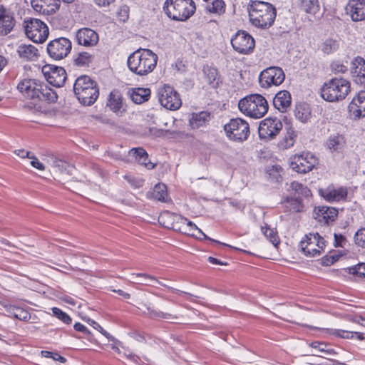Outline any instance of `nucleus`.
<instances>
[{"label":"nucleus","instance_id":"obj_1","mask_svg":"<svg viewBox=\"0 0 365 365\" xmlns=\"http://www.w3.org/2000/svg\"><path fill=\"white\" fill-rule=\"evenodd\" d=\"M158 57L148 48H138L128 58L127 64L130 71L140 76H147L156 67Z\"/></svg>","mask_w":365,"mask_h":365},{"label":"nucleus","instance_id":"obj_2","mask_svg":"<svg viewBox=\"0 0 365 365\" xmlns=\"http://www.w3.org/2000/svg\"><path fill=\"white\" fill-rule=\"evenodd\" d=\"M249 17L252 25L260 29H268L274 22L277 11L270 3L253 1L248 6Z\"/></svg>","mask_w":365,"mask_h":365},{"label":"nucleus","instance_id":"obj_3","mask_svg":"<svg viewBox=\"0 0 365 365\" xmlns=\"http://www.w3.org/2000/svg\"><path fill=\"white\" fill-rule=\"evenodd\" d=\"M73 91L83 106L93 105L99 96L97 83L88 76H81L75 81Z\"/></svg>","mask_w":365,"mask_h":365},{"label":"nucleus","instance_id":"obj_4","mask_svg":"<svg viewBox=\"0 0 365 365\" xmlns=\"http://www.w3.org/2000/svg\"><path fill=\"white\" fill-rule=\"evenodd\" d=\"M351 91L350 82L344 78H333L324 83L321 96L329 102H339L346 98Z\"/></svg>","mask_w":365,"mask_h":365},{"label":"nucleus","instance_id":"obj_5","mask_svg":"<svg viewBox=\"0 0 365 365\" xmlns=\"http://www.w3.org/2000/svg\"><path fill=\"white\" fill-rule=\"evenodd\" d=\"M238 108L244 115L252 118H262L268 111L269 106L264 97L251 94L240 100Z\"/></svg>","mask_w":365,"mask_h":365},{"label":"nucleus","instance_id":"obj_6","mask_svg":"<svg viewBox=\"0 0 365 365\" xmlns=\"http://www.w3.org/2000/svg\"><path fill=\"white\" fill-rule=\"evenodd\" d=\"M163 11L170 19L185 21L193 14L195 5L192 0H166Z\"/></svg>","mask_w":365,"mask_h":365},{"label":"nucleus","instance_id":"obj_7","mask_svg":"<svg viewBox=\"0 0 365 365\" xmlns=\"http://www.w3.org/2000/svg\"><path fill=\"white\" fill-rule=\"evenodd\" d=\"M223 129L230 140L237 143L247 140L250 133L249 123L241 118L230 119L224 125Z\"/></svg>","mask_w":365,"mask_h":365},{"label":"nucleus","instance_id":"obj_8","mask_svg":"<svg viewBox=\"0 0 365 365\" xmlns=\"http://www.w3.org/2000/svg\"><path fill=\"white\" fill-rule=\"evenodd\" d=\"M23 26L26 36L34 43H41L48 36V27L40 19L34 18L25 19Z\"/></svg>","mask_w":365,"mask_h":365},{"label":"nucleus","instance_id":"obj_9","mask_svg":"<svg viewBox=\"0 0 365 365\" xmlns=\"http://www.w3.org/2000/svg\"><path fill=\"white\" fill-rule=\"evenodd\" d=\"M325 246L326 241L317 232L306 235L299 244L302 252L309 257L320 256Z\"/></svg>","mask_w":365,"mask_h":365},{"label":"nucleus","instance_id":"obj_10","mask_svg":"<svg viewBox=\"0 0 365 365\" xmlns=\"http://www.w3.org/2000/svg\"><path fill=\"white\" fill-rule=\"evenodd\" d=\"M317 162V158L309 152L292 155L289 159L290 168L294 171L301 174L312 170Z\"/></svg>","mask_w":365,"mask_h":365},{"label":"nucleus","instance_id":"obj_11","mask_svg":"<svg viewBox=\"0 0 365 365\" xmlns=\"http://www.w3.org/2000/svg\"><path fill=\"white\" fill-rule=\"evenodd\" d=\"M158 99L162 106L170 110L179 109L182 101L179 93L170 86L164 85L158 89Z\"/></svg>","mask_w":365,"mask_h":365},{"label":"nucleus","instance_id":"obj_12","mask_svg":"<svg viewBox=\"0 0 365 365\" xmlns=\"http://www.w3.org/2000/svg\"><path fill=\"white\" fill-rule=\"evenodd\" d=\"M72 48L71 41L65 37H60L51 41L47 45L49 56L56 61L66 58Z\"/></svg>","mask_w":365,"mask_h":365},{"label":"nucleus","instance_id":"obj_13","mask_svg":"<svg viewBox=\"0 0 365 365\" xmlns=\"http://www.w3.org/2000/svg\"><path fill=\"white\" fill-rule=\"evenodd\" d=\"M284 78V73L280 67L270 66L260 73L259 81L262 88H268L272 86L282 84Z\"/></svg>","mask_w":365,"mask_h":365},{"label":"nucleus","instance_id":"obj_14","mask_svg":"<svg viewBox=\"0 0 365 365\" xmlns=\"http://www.w3.org/2000/svg\"><path fill=\"white\" fill-rule=\"evenodd\" d=\"M231 44L237 53L249 54L252 52L255 41L253 37L245 31H239L231 38Z\"/></svg>","mask_w":365,"mask_h":365},{"label":"nucleus","instance_id":"obj_15","mask_svg":"<svg viewBox=\"0 0 365 365\" xmlns=\"http://www.w3.org/2000/svg\"><path fill=\"white\" fill-rule=\"evenodd\" d=\"M282 129V123L277 118H267L259 126V136L261 139H273Z\"/></svg>","mask_w":365,"mask_h":365},{"label":"nucleus","instance_id":"obj_16","mask_svg":"<svg viewBox=\"0 0 365 365\" xmlns=\"http://www.w3.org/2000/svg\"><path fill=\"white\" fill-rule=\"evenodd\" d=\"M42 71L48 83L55 87H61L66 80V72L63 67L48 65Z\"/></svg>","mask_w":365,"mask_h":365},{"label":"nucleus","instance_id":"obj_17","mask_svg":"<svg viewBox=\"0 0 365 365\" xmlns=\"http://www.w3.org/2000/svg\"><path fill=\"white\" fill-rule=\"evenodd\" d=\"M319 194L325 200L332 202L344 200L347 196V190L344 187H335L329 185L325 188H319Z\"/></svg>","mask_w":365,"mask_h":365},{"label":"nucleus","instance_id":"obj_18","mask_svg":"<svg viewBox=\"0 0 365 365\" xmlns=\"http://www.w3.org/2000/svg\"><path fill=\"white\" fill-rule=\"evenodd\" d=\"M76 38L79 45L86 47L96 46L99 40L98 34L89 28H82L77 31Z\"/></svg>","mask_w":365,"mask_h":365},{"label":"nucleus","instance_id":"obj_19","mask_svg":"<svg viewBox=\"0 0 365 365\" xmlns=\"http://www.w3.org/2000/svg\"><path fill=\"white\" fill-rule=\"evenodd\" d=\"M17 89L27 98L35 99L41 89V83L36 79L26 78L18 83Z\"/></svg>","mask_w":365,"mask_h":365},{"label":"nucleus","instance_id":"obj_20","mask_svg":"<svg viewBox=\"0 0 365 365\" xmlns=\"http://www.w3.org/2000/svg\"><path fill=\"white\" fill-rule=\"evenodd\" d=\"M346 11L354 21L365 20V0H349Z\"/></svg>","mask_w":365,"mask_h":365},{"label":"nucleus","instance_id":"obj_21","mask_svg":"<svg viewBox=\"0 0 365 365\" xmlns=\"http://www.w3.org/2000/svg\"><path fill=\"white\" fill-rule=\"evenodd\" d=\"M349 112L351 117L360 118L365 116V91H360L349 103Z\"/></svg>","mask_w":365,"mask_h":365},{"label":"nucleus","instance_id":"obj_22","mask_svg":"<svg viewBox=\"0 0 365 365\" xmlns=\"http://www.w3.org/2000/svg\"><path fill=\"white\" fill-rule=\"evenodd\" d=\"M338 211L336 208L322 206L314 209V217L320 223L329 225L335 220Z\"/></svg>","mask_w":365,"mask_h":365},{"label":"nucleus","instance_id":"obj_23","mask_svg":"<svg viewBox=\"0 0 365 365\" xmlns=\"http://www.w3.org/2000/svg\"><path fill=\"white\" fill-rule=\"evenodd\" d=\"M351 73L354 82L365 86V61L357 56L351 62Z\"/></svg>","mask_w":365,"mask_h":365},{"label":"nucleus","instance_id":"obj_24","mask_svg":"<svg viewBox=\"0 0 365 365\" xmlns=\"http://www.w3.org/2000/svg\"><path fill=\"white\" fill-rule=\"evenodd\" d=\"M15 23L13 14L0 5V35L5 36L9 34L15 26Z\"/></svg>","mask_w":365,"mask_h":365},{"label":"nucleus","instance_id":"obj_25","mask_svg":"<svg viewBox=\"0 0 365 365\" xmlns=\"http://www.w3.org/2000/svg\"><path fill=\"white\" fill-rule=\"evenodd\" d=\"M58 0H31V6L37 12L49 14L58 9Z\"/></svg>","mask_w":365,"mask_h":365},{"label":"nucleus","instance_id":"obj_26","mask_svg":"<svg viewBox=\"0 0 365 365\" xmlns=\"http://www.w3.org/2000/svg\"><path fill=\"white\" fill-rule=\"evenodd\" d=\"M291 95L287 91L278 92L274 99L273 105L280 112H285L291 105Z\"/></svg>","mask_w":365,"mask_h":365},{"label":"nucleus","instance_id":"obj_27","mask_svg":"<svg viewBox=\"0 0 365 365\" xmlns=\"http://www.w3.org/2000/svg\"><path fill=\"white\" fill-rule=\"evenodd\" d=\"M282 205L284 211L290 213L300 212L304 208L302 199L299 197H287L282 202Z\"/></svg>","mask_w":365,"mask_h":365},{"label":"nucleus","instance_id":"obj_28","mask_svg":"<svg viewBox=\"0 0 365 365\" xmlns=\"http://www.w3.org/2000/svg\"><path fill=\"white\" fill-rule=\"evenodd\" d=\"M210 120V115L207 112L202 111L192 114L189 120L190 125L192 129H200L206 126Z\"/></svg>","mask_w":365,"mask_h":365},{"label":"nucleus","instance_id":"obj_29","mask_svg":"<svg viewBox=\"0 0 365 365\" xmlns=\"http://www.w3.org/2000/svg\"><path fill=\"white\" fill-rule=\"evenodd\" d=\"M297 131L292 126L286 128V133L278 143V147L282 150H287L292 147L296 141Z\"/></svg>","mask_w":365,"mask_h":365},{"label":"nucleus","instance_id":"obj_30","mask_svg":"<svg viewBox=\"0 0 365 365\" xmlns=\"http://www.w3.org/2000/svg\"><path fill=\"white\" fill-rule=\"evenodd\" d=\"M107 106L114 113L120 112L123 108V97L118 90H113L110 93Z\"/></svg>","mask_w":365,"mask_h":365},{"label":"nucleus","instance_id":"obj_31","mask_svg":"<svg viewBox=\"0 0 365 365\" xmlns=\"http://www.w3.org/2000/svg\"><path fill=\"white\" fill-rule=\"evenodd\" d=\"M202 6L209 13L220 15L225 11V4L223 0H202Z\"/></svg>","mask_w":365,"mask_h":365},{"label":"nucleus","instance_id":"obj_32","mask_svg":"<svg viewBox=\"0 0 365 365\" xmlns=\"http://www.w3.org/2000/svg\"><path fill=\"white\" fill-rule=\"evenodd\" d=\"M294 115L298 120L303 123L309 122L312 118L310 106L307 103L297 105L294 109Z\"/></svg>","mask_w":365,"mask_h":365},{"label":"nucleus","instance_id":"obj_33","mask_svg":"<svg viewBox=\"0 0 365 365\" xmlns=\"http://www.w3.org/2000/svg\"><path fill=\"white\" fill-rule=\"evenodd\" d=\"M150 96V90L145 88H133L130 93L131 100L136 104H140L148 101Z\"/></svg>","mask_w":365,"mask_h":365},{"label":"nucleus","instance_id":"obj_34","mask_svg":"<svg viewBox=\"0 0 365 365\" xmlns=\"http://www.w3.org/2000/svg\"><path fill=\"white\" fill-rule=\"evenodd\" d=\"M17 52L21 58H24L26 60H34L38 56V49L31 44L19 45Z\"/></svg>","mask_w":365,"mask_h":365},{"label":"nucleus","instance_id":"obj_35","mask_svg":"<svg viewBox=\"0 0 365 365\" xmlns=\"http://www.w3.org/2000/svg\"><path fill=\"white\" fill-rule=\"evenodd\" d=\"M130 152L136 158L140 164L144 165L149 169H153L155 168V165L148 161V155L143 148H133Z\"/></svg>","mask_w":365,"mask_h":365},{"label":"nucleus","instance_id":"obj_36","mask_svg":"<svg viewBox=\"0 0 365 365\" xmlns=\"http://www.w3.org/2000/svg\"><path fill=\"white\" fill-rule=\"evenodd\" d=\"M35 99L53 103L57 101L58 95L55 91L41 83V89H39Z\"/></svg>","mask_w":365,"mask_h":365},{"label":"nucleus","instance_id":"obj_37","mask_svg":"<svg viewBox=\"0 0 365 365\" xmlns=\"http://www.w3.org/2000/svg\"><path fill=\"white\" fill-rule=\"evenodd\" d=\"M346 140L342 135L336 134L329 136L327 145L331 151H339L344 147Z\"/></svg>","mask_w":365,"mask_h":365},{"label":"nucleus","instance_id":"obj_38","mask_svg":"<svg viewBox=\"0 0 365 365\" xmlns=\"http://www.w3.org/2000/svg\"><path fill=\"white\" fill-rule=\"evenodd\" d=\"M282 168L279 165H274L267 167L266 174L267 178L271 182H279L282 179Z\"/></svg>","mask_w":365,"mask_h":365},{"label":"nucleus","instance_id":"obj_39","mask_svg":"<svg viewBox=\"0 0 365 365\" xmlns=\"http://www.w3.org/2000/svg\"><path fill=\"white\" fill-rule=\"evenodd\" d=\"M146 309L148 310V313H144V314L152 319H174L177 318L176 317L173 316L170 313H166L160 310H156L148 306H146Z\"/></svg>","mask_w":365,"mask_h":365},{"label":"nucleus","instance_id":"obj_40","mask_svg":"<svg viewBox=\"0 0 365 365\" xmlns=\"http://www.w3.org/2000/svg\"><path fill=\"white\" fill-rule=\"evenodd\" d=\"M300 8L306 13L315 14L319 11V1L318 0H302Z\"/></svg>","mask_w":365,"mask_h":365},{"label":"nucleus","instance_id":"obj_41","mask_svg":"<svg viewBox=\"0 0 365 365\" xmlns=\"http://www.w3.org/2000/svg\"><path fill=\"white\" fill-rule=\"evenodd\" d=\"M289 189L294 191L295 194L301 195L305 197H308L312 195L310 190L307 186L297 181H293L290 183Z\"/></svg>","mask_w":365,"mask_h":365},{"label":"nucleus","instance_id":"obj_42","mask_svg":"<svg viewBox=\"0 0 365 365\" xmlns=\"http://www.w3.org/2000/svg\"><path fill=\"white\" fill-rule=\"evenodd\" d=\"M153 196L158 201L165 202L168 197L165 185L161 183L157 184L153 188Z\"/></svg>","mask_w":365,"mask_h":365},{"label":"nucleus","instance_id":"obj_43","mask_svg":"<svg viewBox=\"0 0 365 365\" xmlns=\"http://www.w3.org/2000/svg\"><path fill=\"white\" fill-rule=\"evenodd\" d=\"M190 230L197 231V232L202 237V238L199 237V238H200V239L208 240H210L211 242H215L217 244L222 245L224 246H227V247H230L232 249H234V250H239V251L243 252L245 253L251 254L250 252H248V251H246V250H242V249H240V248H237V247L225 244V243L220 242H219L217 240H215L214 239H212V238L209 237L200 229H199L195 224V226H192L191 227H190Z\"/></svg>","mask_w":365,"mask_h":365},{"label":"nucleus","instance_id":"obj_44","mask_svg":"<svg viewBox=\"0 0 365 365\" xmlns=\"http://www.w3.org/2000/svg\"><path fill=\"white\" fill-rule=\"evenodd\" d=\"M262 234L275 246L279 243V238L273 229L268 227L267 225L261 227Z\"/></svg>","mask_w":365,"mask_h":365},{"label":"nucleus","instance_id":"obj_45","mask_svg":"<svg viewBox=\"0 0 365 365\" xmlns=\"http://www.w3.org/2000/svg\"><path fill=\"white\" fill-rule=\"evenodd\" d=\"M325 330L327 333L330 335H334L342 339H353L354 338V332L343 329H322Z\"/></svg>","mask_w":365,"mask_h":365},{"label":"nucleus","instance_id":"obj_46","mask_svg":"<svg viewBox=\"0 0 365 365\" xmlns=\"http://www.w3.org/2000/svg\"><path fill=\"white\" fill-rule=\"evenodd\" d=\"M349 274L365 278V263H359L345 269Z\"/></svg>","mask_w":365,"mask_h":365},{"label":"nucleus","instance_id":"obj_47","mask_svg":"<svg viewBox=\"0 0 365 365\" xmlns=\"http://www.w3.org/2000/svg\"><path fill=\"white\" fill-rule=\"evenodd\" d=\"M339 47V43L333 39L326 40L322 45V50L324 53L329 54L335 51Z\"/></svg>","mask_w":365,"mask_h":365},{"label":"nucleus","instance_id":"obj_48","mask_svg":"<svg viewBox=\"0 0 365 365\" xmlns=\"http://www.w3.org/2000/svg\"><path fill=\"white\" fill-rule=\"evenodd\" d=\"M207 82L213 86L218 84V73L215 68H209L205 71Z\"/></svg>","mask_w":365,"mask_h":365},{"label":"nucleus","instance_id":"obj_49","mask_svg":"<svg viewBox=\"0 0 365 365\" xmlns=\"http://www.w3.org/2000/svg\"><path fill=\"white\" fill-rule=\"evenodd\" d=\"M53 316L56 318L62 321L63 323L66 324H70L72 322L71 318L64 312H63L61 309L58 307H53L51 309Z\"/></svg>","mask_w":365,"mask_h":365},{"label":"nucleus","instance_id":"obj_50","mask_svg":"<svg viewBox=\"0 0 365 365\" xmlns=\"http://www.w3.org/2000/svg\"><path fill=\"white\" fill-rule=\"evenodd\" d=\"M311 346L329 355H336V352L334 349L327 348V345L317 341L312 343Z\"/></svg>","mask_w":365,"mask_h":365},{"label":"nucleus","instance_id":"obj_51","mask_svg":"<svg viewBox=\"0 0 365 365\" xmlns=\"http://www.w3.org/2000/svg\"><path fill=\"white\" fill-rule=\"evenodd\" d=\"M91 56L86 52L80 53L75 59V63L78 66L88 65L91 61Z\"/></svg>","mask_w":365,"mask_h":365},{"label":"nucleus","instance_id":"obj_52","mask_svg":"<svg viewBox=\"0 0 365 365\" xmlns=\"http://www.w3.org/2000/svg\"><path fill=\"white\" fill-rule=\"evenodd\" d=\"M354 240L356 245L365 247V227L359 229L355 234Z\"/></svg>","mask_w":365,"mask_h":365},{"label":"nucleus","instance_id":"obj_53","mask_svg":"<svg viewBox=\"0 0 365 365\" xmlns=\"http://www.w3.org/2000/svg\"><path fill=\"white\" fill-rule=\"evenodd\" d=\"M87 322L89 325L93 327L95 329L98 330L99 332H101L103 336L107 337L108 339H112V336L108 333L98 323L95 322L94 320L91 319H88L87 320Z\"/></svg>","mask_w":365,"mask_h":365},{"label":"nucleus","instance_id":"obj_54","mask_svg":"<svg viewBox=\"0 0 365 365\" xmlns=\"http://www.w3.org/2000/svg\"><path fill=\"white\" fill-rule=\"evenodd\" d=\"M331 71L336 74V73H344L348 71L347 66L339 61L333 62L331 64Z\"/></svg>","mask_w":365,"mask_h":365},{"label":"nucleus","instance_id":"obj_55","mask_svg":"<svg viewBox=\"0 0 365 365\" xmlns=\"http://www.w3.org/2000/svg\"><path fill=\"white\" fill-rule=\"evenodd\" d=\"M30 159L31 160V163H30L31 166H33L34 168H35L39 170H45V167L43 165V163H41L36 156H34V155H31Z\"/></svg>","mask_w":365,"mask_h":365},{"label":"nucleus","instance_id":"obj_56","mask_svg":"<svg viewBox=\"0 0 365 365\" xmlns=\"http://www.w3.org/2000/svg\"><path fill=\"white\" fill-rule=\"evenodd\" d=\"M73 327L75 330L87 334L88 336V339H90V335L91 334V333L86 326L79 322H77L74 324Z\"/></svg>","mask_w":365,"mask_h":365},{"label":"nucleus","instance_id":"obj_57","mask_svg":"<svg viewBox=\"0 0 365 365\" xmlns=\"http://www.w3.org/2000/svg\"><path fill=\"white\" fill-rule=\"evenodd\" d=\"M133 276H136L138 277H143L145 279H150L151 281L157 282L159 284L166 287L165 284H163L161 282H159L155 277L145 274V273H137V274H133Z\"/></svg>","mask_w":365,"mask_h":365},{"label":"nucleus","instance_id":"obj_58","mask_svg":"<svg viewBox=\"0 0 365 365\" xmlns=\"http://www.w3.org/2000/svg\"><path fill=\"white\" fill-rule=\"evenodd\" d=\"M14 153L18 155L19 156L20 158H30L31 155V152L29 151H27V150H25L24 149H19V150H16L14 151Z\"/></svg>","mask_w":365,"mask_h":365},{"label":"nucleus","instance_id":"obj_59","mask_svg":"<svg viewBox=\"0 0 365 365\" xmlns=\"http://www.w3.org/2000/svg\"><path fill=\"white\" fill-rule=\"evenodd\" d=\"M17 312H19V314L15 313V317L16 318H18L21 320H27L30 318L28 312L23 311V310H19V309H17Z\"/></svg>","mask_w":365,"mask_h":365},{"label":"nucleus","instance_id":"obj_60","mask_svg":"<svg viewBox=\"0 0 365 365\" xmlns=\"http://www.w3.org/2000/svg\"><path fill=\"white\" fill-rule=\"evenodd\" d=\"M115 0H94L96 5L99 6H107L114 2Z\"/></svg>","mask_w":365,"mask_h":365},{"label":"nucleus","instance_id":"obj_61","mask_svg":"<svg viewBox=\"0 0 365 365\" xmlns=\"http://www.w3.org/2000/svg\"><path fill=\"white\" fill-rule=\"evenodd\" d=\"M124 178L133 186L138 187L140 186L139 182L136 181V180L130 175H125Z\"/></svg>","mask_w":365,"mask_h":365},{"label":"nucleus","instance_id":"obj_62","mask_svg":"<svg viewBox=\"0 0 365 365\" xmlns=\"http://www.w3.org/2000/svg\"><path fill=\"white\" fill-rule=\"evenodd\" d=\"M52 165L58 168H63L66 163L56 158H52Z\"/></svg>","mask_w":365,"mask_h":365},{"label":"nucleus","instance_id":"obj_63","mask_svg":"<svg viewBox=\"0 0 365 365\" xmlns=\"http://www.w3.org/2000/svg\"><path fill=\"white\" fill-rule=\"evenodd\" d=\"M335 239V246L336 247H342L343 242H345V238L342 235L338 236L336 234H334Z\"/></svg>","mask_w":365,"mask_h":365},{"label":"nucleus","instance_id":"obj_64","mask_svg":"<svg viewBox=\"0 0 365 365\" xmlns=\"http://www.w3.org/2000/svg\"><path fill=\"white\" fill-rule=\"evenodd\" d=\"M230 204L233 207H235L240 210H242L245 208V205L242 203H241L237 200H230Z\"/></svg>","mask_w":365,"mask_h":365}]
</instances>
